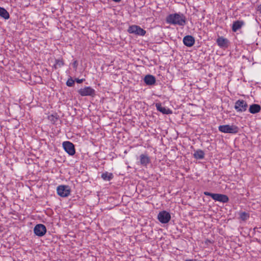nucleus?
<instances>
[{
	"mask_svg": "<svg viewBox=\"0 0 261 261\" xmlns=\"http://www.w3.org/2000/svg\"><path fill=\"white\" fill-rule=\"evenodd\" d=\"M256 11L258 12L259 14H261V4L257 6L256 8Z\"/></svg>",
	"mask_w": 261,
	"mask_h": 261,
	"instance_id": "27",
	"label": "nucleus"
},
{
	"mask_svg": "<svg viewBox=\"0 0 261 261\" xmlns=\"http://www.w3.org/2000/svg\"><path fill=\"white\" fill-rule=\"evenodd\" d=\"M166 22L168 23L184 26L186 24V17L182 13L171 14L167 16Z\"/></svg>",
	"mask_w": 261,
	"mask_h": 261,
	"instance_id": "1",
	"label": "nucleus"
},
{
	"mask_svg": "<svg viewBox=\"0 0 261 261\" xmlns=\"http://www.w3.org/2000/svg\"><path fill=\"white\" fill-rule=\"evenodd\" d=\"M248 105L245 100L239 99L236 101L234 105V109L238 112H244L247 110Z\"/></svg>",
	"mask_w": 261,
	"mask_h": 261,
	"instance_id": "5",
	"label": "nucleus"
},
{
	"mask_svg": "<svg viewBox=\"0 0 261 261\" xmlns=\"http://www.w3.org/2000/svg\"><path fill=\"white\" fill-rule=\"evenodd\" d=\"M64 65V61L62 59H56L54 67L55 69L60 68Z\"/></svg>",
	"mask_w": 261,
	"mask_h": 261,
	"instance_id": "22",
	"label": "nucleus"
},
{
	"mask_svg": "<svg viewBox=\"0 0 261 261\" xmlns=\"http://www.w3.org/2000/svg\"><path fill=\"white\" fill-rule=\"evenodd\" d=\"M127 32L129 34L141 36H144L146 33V31L142 29L140 26L135 24L130 25L127 29Z\"/></svg>",
	"mask_w": 261,
	"mask_h": 261,
	"instance_id": "4",
	"label": "nucleus"
},
{
	"mask_svg": "<svg viewBox=\"0 0 261 261\" xmlns=\"http://www.w3.org/2000/svg\"><path fill=\"white\" fill-rule=\"evenodd\" d=\"M203 194L206 196L211 197L215 201L222 203H227L229 201V198L226 195L217 193H212L207 191L204 192Z\"/></svg>",
	"mask_w": 261,
	"mask_h": 261,
	"instance_id": "2",
	"label": "nucleus"
},
{
	"mask_svg": "<svg viewBox=\"0 0 261 261\" xmlns=\"http://www.w3.org/2000/svg\"><path fill=\"white\" fill-rule=\"evenodd\" d=\"M244 24V22L243 21L237 20L234 21L232 26V31L236 32L238 30L241 29Z\"/></svg>",
	"mask_w": 261,
	"mask_h": 261,
	"instance_id": "17",
	"label": "nucleus"
},
{
	"mask_svg": "<svg viewBox=\"0 0 261 261\" xmlns=\"http://www.w3.org/2000/svg\"><path fill=\"white\" fill-rule=\"evenodd\" d=\"M183 43L186 46L188 47H191L195 43V39L191 35L186 36L183 38Z\"/></svg>",
	"mask_w": 261,
	"mask_h": 261,
	"instance_id": "12",
	"label": "nucleus"
},
{
	"mask_svg": "<svg viewBox=\"0 0 261 261\" xmlns=\"http://www.w3.org/2000/svg\"><path fill=\"white\" fill-rule=\"evenodd\" d=\"M78 65V63L76 60H74L72 63V66L73 68L76 70Z\"/></svg>",
	"mask_w": 261,
	"mask_h": 261,
	"instance_id": "25",
	"label": "nucleus"
},
{
	"mask_svg": "<svg viewBox=\"0 0 261 261\" xmlns=\"http://www.w3.org/2000/svg\"><path fill=\"white\" fill-rule=\"evenodd\" d=\"M218 45L221 48H227L228 46L229 41L223 37H219L216 40Z\"/></svg>",
	"mask_w": 261,
	"mask_h": 261,
	"instance_id": "13",
	"label": "nucleus"
},
{
	"mask_svg": "<svg viewBox=\"0 0 261 261\" xmlns=\"http://www.w3.org/2000/svg\"><path fill=\"white\" fill-rule=\"evenodd\" d=\"M59 116L57 114H51L48 116V120L51 122L52 124H55L58 120Z\"/></svg>",
	"mask_w": 261,
	"mask_h": 261,
	"instance_id": "21",
	"label": "nucleus"
},
{
	"mask_svg": "<svg viewBox=\"0 0 261 261\" xmlns=\"http://www.w3.org/2000/svg\"><path fill=\"white\" fill-rule=\"evenodd\" d=\"M63 147L65 151L70 155H73L75 153L74 146L69 141H65L63 143Z\"/></svg>",
	"mask_w": 261,
	"mask_h": 261,
	"instance_id": "9",
	"label": "nucleus"
},
{
	"mask_svg": "<svg viewBox=\"0 0 261 261\" xmlns=\"http://www.w3.org/2000/svg\"><path fill=\"white\" fill-rule=\"evenodd\" d=\"M34 232L36 236L42 237L46 232V227L42 224H37L34 227Z\"/></svg>",
	"mask_w": 261,
	"mask_h": 261,
	"instance_id": "10",
	"label": "nucleus"
},
{
	"mask_svg": "<svg viewBox=\"0 0 261 261\" xmlns=\"http://www.w3.org/2000/svg\"><path fill=\"white\" fill-rule=\"evenodd\" d=\"M155 107L158 111L164 114H170L172 113V111L169 109H167L164 107H163L161 103H156Z\"/></svg>",
	"mask_w": 261,
	"mask_h": 261,
	"instance_id": "14",
	"label": "nucleus"
},
{
	"mask_svg": "<svg viewBox=\"0 0 261 261\" xmlns=\"http://www.w3.org/2000/svg\"><path fill=\"white\" fill-rule=\"evenodd\" d=\"M0 16L5 19H8L10 18L9 12L3 7H0Z\"/></svg>",
	"mask_w": 261,
	"mask_h": 261,
	"instance_id": "18",
	"label": "nucleus"
},
{
	"mask_svg": "<svg viewBox=\"0 0 261 261\" xmlns=\"http://www.w3.org/2000/svg\"><path fill=\"white\" fill-rule=\"evenodd\" d=\"M139 158L140 164L143 166L147 167L151 162L150 159L147 154H141Z\"/></svg>",
	"mask_w": 261,
	"mask_h": 261,
	"instance_id": "11",
	"label": "nucleus"
},
{
	"mask_svg": "<svg viewBox=\"0 0 261 261\" xmlns=\"http://www.w3.org/2000/svg\"><path fill=\"white\" fill-rule=\"evenodd\" d=\"M113 177V176L112 173H108L107 172L101 174V178L105 180L109 181L112 179Z\"/></svg>",
	"mask_w": 261,
	"mask_h": 261,
	"instance_id": "20",
	"label": "nucleus"
},
{
	"mask_svg": "<svg viewBox=\"0 0 261 261\" xmlns=\"http://www.w3.org/2000/svg\"><path fill=\"white\" fill-rule=\"evenodd\" d=\"M220 132L224 133L236 134L238 132L239 128L236 125H222L218 127Z\"/></svg>",
	"mask_w": 261,
	"mask_h": 261,
	"instance_id": "3",
	"label": "nucleus"
},
{
	"mask_svg": "<svg viewBox=\"0 0 261 261\" xmlns=\"http://www.w3.org/2000/svg\"><path fill=\"white\" fill-rule=\"evenodd\" d=\"M144 81L147 85H152L155 83V78L154 76L148 74L144 79Z\"/></svg>",
	"mask_w": 261,
	"mask_h": 261,
	"instance_id": "15",
	"label": "nucleus"
},
{
	"mask_svg": "<svg viewBox=\"0 0 261 261\" xmlns=\"http://www.w3.org/2000/svg\"><path fill=\"white\" fill-rule=\"evenodd\" d=\"M194 156L196 159H203L204 157V153L201 150H198L195 152Z\"/></svg>",
	"mask_w": 261,
	"mask_h": 261,
	"instance_id": "19",
	"label": "nucleus"
},
{
	"mask_svg": "<svg viewBox=\"0 0 261 261\" xmlns=\"http://www.w3.org/2000/svg\"><path fill=\"white\" fill-rule=\"evenodd\" d=\"M58 194L62 197H68L70 193V189L68 186L60 185L57 187Z\"/></svg>",
	"mask_w": 261,
	"mask_h": 261,
	"instance_id": "7",
	"label": "nucleus"
},
{
	"mask_svg": "<svg viewBox=\"0 0 261 261\" xmlns=\"http://www.w3.org/2000/svg\"><path fill=\"white\" fill-rule=\"evenodd\" d=\"M158 219L162 223H167L171 219L170 214L166 211H162L158 214Z\"/></svg>",
	"mask_w": 261,
	"mask_h": 261,
	"instance_id": "8",
	"label": "nucleus"
},
{
	"mask_svg": "<svg viewBox=\"0 0 261 261\" xmlns=\"http://www.w3.org/2000/svg\"><path fill=\"white\" fill-rule=\"evenodd\" d=\"M78 93L82 96H90L93 97L95 95V91L91 87H85L78 90Z\"/></svg>",
	"mask_w": 261,
	"mask_h": 261,
	"instance_id": "6",
	"label": "nucleus"
},
{
	"mask_svg": "<svg viewBox=\"0 0 261 261\" xmlns=\"http://www.w3.org/2000/svg\"><path fill=\"white\" fill-rule=\"evenodd\" d=\"M261 110L260 106L258 104H252L249 108V112L253 114H256L260 112Z\"/></svg>",
	"mask_w": 261,
	"mask_h": 261,
	"instance_id": "16",
	"label": "nucleus"
},
{
	"mask_svg": "<svg viewBox=\"0 0 261 261\" xmlns=\"http://www.w3.org/2000/svg\"><path fill=\"white\" fill-rule=\"evenodd\" d=\"M239 215L240 218L243 221H246L249 218V214L245 212L240 213Z\"/></svg>",
	"mask_w": 261,
	"mask_h": 261,
	"instance_id": "23",
	"label": "nucleus"
},
{
	"mask_svg": "<svg viewBox=\"0 0 261 261\" xmlns=\"http://www.w3.org/2000/svg\"><path fill=\"white\" fill-rule=\"evenodd\" d=\"M85 80L82 79H76V82L79 83V84H81L83 82V81H84Z\"/></svg>",
	"mask_w": 261,
	"mask_h": 261,
	"instance_id": "28",
	"label": "nucleus"
},
{
	"mask_svg": "<svg viewBox=\"0 0 261 261\" xmlns=\"http://www.w3.org/2000/svg\"><path fill=\"white\" fill-rule=\"evenodd\" d=\"M112 1L118 3V2H120L121 0H112Z\"/></svg>",
	"mask_w": 261,
	"mask_h": 261,
	"instance_id": "29",
	"label": "nucleus"
},
{
	"mask_svg": "<svg viewBox=\"0 0 261 261\" xmlns=\"http://www.w3.org/2000/svg\"><path fill=\"white\" fill-rule=\"evenodd\" d=\"M213 241L209 240V239H206L205 242H204V243L205 245H208L210 244H212L213 243Z\"/></svg>",
	"mask_w": 261,
	"mask_h": 261,
	"instance_id": "26",
	"label": "nucleus"
},
{
	"mask_svg": "<svg viewBox=\"0 0 261 261\" xmlns=\"http://www.w3.org/2000/svg\"><path fill=\"white\" fill-rule=\"evenodd\" d=\"M74 84V81L71 78L69 79L66 82V85L68 87H72Z\"/></svg>",
	"mask_w": 261,
	"mask_h": 261,
	"instance_id": "24",
	"label": "nucleus"
}]
</instances>
